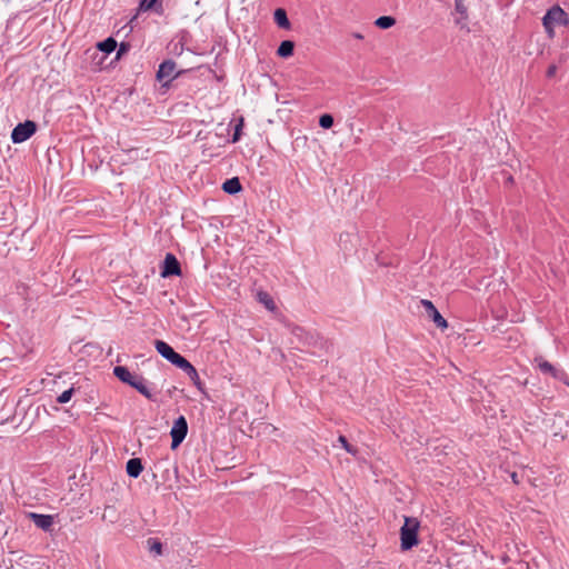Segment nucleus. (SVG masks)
I'll return each mask as SVG.
<instances>
[{
	"label": "nucleus",
	"mask_w": 569,
	"mask_h": 569,
	"mask_svg": "<svg viewBox=\"0 0 569 569\" xmlns=\"http://www.w3.org/2000/svg\"><path fill=\"white\" fill-rule=\"evenodd\" d=\"M113 375L121 382L134 388L139 393L148 400L154 401V395L147 386V381L142 376L131 373L127 367L117 366L113 368Z\"/></svg>",
	"instance_id": "f257e3e1"
},
{
	"label": "nucleus",
	"mask_w": 569,
	"mask_h": 569,
	"mask_svg": "<svg viewBox=\"0 0 569 569\" xmlns=\"http://www.w3.org/2000/svg\"><path fill=\"white\" fill-rule=\"evenodd\" d=\"M284 326L293 336L297 343L301 345L302 347L319 348L321 350H327L329 348V342L319 335L306 331L302 327L291 322H286Z\"/></svg>",
	"instance_id": "f03ea898"
},
{
	"label": "nucleus",
	"mask_w": 569,
	"mask_h": 569,
	"mask_svg": "<svg viewBox=\"0 0 569 569\" xmlns=\"http://www.w3.org/2000/svg\"><path fill=\"white\" fill-rule=\"evenodd\" d=\"M420 522L417 518L406 517L400 529V548L403 551L410 550L419 543L418 530Z\"/></svg>",
	"instance_id": "7ed1b4c3"
},
{
	"label": "nucleus",
	"mask_w": 569,
	"mask_h": 569,
	"mask_svg": "<svg viewBox=\"0 0 569 569\" xmlns=\"http://www.w3.org/2000/svg\"><path fill=\"white\" fill-rule=\"evenodd\" d=\"M177 64L173 60L167 59L159 64L156 78L161 82V88L168 90L171 82L180 76L187 73L189 70H176Z\"/></svg>",
	"instance_id": "20e7f679"
},
{
	"label": "nucleus",
	"mask_w": 569,
	"mask_h": 569,
	"mask_svg": "<svg viewBox=\"0 0 569 569\" xmlns=\"http://www.w3.org/2000/svg\"><path fill=\"white\" fill-rule=\"evenodd\" d=\"M535 363L542 375L550 376L553 379L569 386V376L563 369L553 366L542 357H536Z\"/></svg>",
	"instance_id": "39448f33"
},
{
	"label": "nucleus",
	"mask_w": 569,
	"mask_h": 569,
	"mask_svg": "<svg viewBox=\"0 0 569 569\" xmlns=\"http://www.w3.org/2000/svg\"><path fill=\"white\" fill-rule=\"evenodd\" d=\"M37 131V124L34 121L26 120L22 123H18L12 132L11 140L13 143H21L31 138Z\"/></svg>",
	"instance_id": "423d86ee"
},
{
	"label": "nucleus",
	"mask_w": 569,
	"mask_h": 569,
	"mask_svg": "<svg viewBox=\"0 0 569 569\" xmlns=\"http://www.w3.org/2000/svg\"><path fill=\"white\" fill-rule=\"evenodd\" d=\"M188 433V422L184 416H179L171 428L170 436H171V449H177Z\"/></svg>",
	"instance_id": "0eeeda50"
},
{
	"label": "nucleus",
	"mask_w": 569,
	"mask_h": 569,
	"mask_svg": "<svg viewBox=\"0 0 569 569\" xmlns=\"http://www.w3.org/2000/svg\"><path fill=\"white\" fill-rule=\"evenodd\" d=\"M181 274V266L177 257L168 252L164 257V260L161 264L160 276L162 278H169L173 276H180Z\"/></svg>",
	"instance_id": "6e6552de"
},
{
	"label": "nucleus",
	"mask_w": 569,
	"mask_h": 569,
	"mask_svg": "<svg viewBox=\"0 0 569 569\" xmlns=\"http://www.w3.org/2000/svg\"><path fill=\"white\" fill-rule=\"evenodd\" d=\"M154 348L157 352L163 357L171 365L176 366L181 358V355L176 352L174 349L162 340L154 341Z\"/></svg>",
	"instance_id": "1a4fd4ad"
},
{
	"label": "nucleus",
	"mask_w": 569,
	"mask_h": 569,
	"mask_svg": "<svg viewBox=\"0 0 569 569\" xmlns=\"http://www.w3.org/2000/svg\"><path fill=\"white\" fill-rule=\"evenodd\" d=\"M54 517L52 515H42L37 512H29L28 518L36 525V527L40 528L46 532L52 531V526L54 523Z\"/></svg>",
	"instance_id": "9d476101"
},
{
	"label": "nucleus",
	"mask_w": 569,
	"mask_h": 569,
	"mask_svg": "<svg viewBox=\"0 0 569 569\" xmlns=\"http://www.w3.org/2000/svg\"><path fill=\"white\" fill-rule=\"evenodd\" d=\"M117 41L112 37H109L103 41L98 42L97 48L93 51H91L90 49L87 50L86 54H90L92 60H96L100 56L99 52H103L107 56L113 52L117 49Z\"/></svg>",
	"instance_id": "9b49d317"
},
{
	"label": "nucleus",
	"mask_w": 569,
	"mask_h": 569,
	"mask_svg": "<svg viewBox=\"0 0 569 569\" xmlns=\"http://www.w3.org/2000/svg\"><path fill=\"white\" fill-rule=\"evenodd\" d=\"M422 307L425 308L427 315L432 319V321L436 323V326L440 329H447L448 322L447 320L440 315L438 309L435 307V305L427 299H422L421 301Z\"/></svg>",
	"instance_id": "f8f14e48"
},
{
	"label": "nucleus",
	"mask_w": 569,
	"mask_h": 569,
	"mask_svg": "<svg viewBox=\"0 0 569 569\" xmlns=\"http://www.w3.org/2000/svg\"><path fill=\"white\" fill-rule=\"evenodd\" d=\"M546 21L547 20H551V23L555 24H559V26H569V17L567 14V12L561 9L559 6H553L551 7L547 12H546Z\"/></svg>",
	"instance_id": "ddd939ff"
},
{
	"label": "nucleus",
	"mask_w": 569,
	"mask_h": 569,
	"mask_svg": "<svg viewBox=\"0 0 569 569\" xmlns=\"http://www.w3.org/2000/svg\"><path fill=\"white\" fill-rule=\"evenodd\" d=\"M455 10L459 13V18L455 20L456 24L461 29L467 27L468 9L463 3V0H455Z\"/></svg>",
	"instance_id": "4468645a"
},
{
	"label": "nucleus",
	"mask_w": 569,
	"mask_h": 569,
	"mask_svg": "<svg viewBox=\"0 0 569 569\" xmlns=\"http://www.w3.org/2000/svg\"><path fill=\"white\" fill-rule=\"evenodd\" d=\"M143 470V465L140 458H131L127 461L126 471L131 478H138Z\"/></svg>",
	"instance_id": "2eb2a0df"
},
{
	"label": "nucleus",
	"mask_w": 569,
	"mask_h": 569,
	"mask_svg": "<svg viewBox=\"0 0 569 569\" xmlns=\"http://www.w3.org/2000/svg\"><path fill=\"white\" fill-rule=\"evenodd\" d=\"M221 189L228 193V194H237L242 190V184L240 182V179L238 177H232L230 179H227L222 186Z\"/></svg>",
	"instance_id": "dca6fc26"
},
{
	"label": "nucleus",
	"mask_w": 569,
	"mask_h": 569,
	"mask_svg": "<svg viewBox=\"0 0 569 569\" xmlns=\"http://www.w3.org/2000/svg\"><path fill=\"white\" fill-rule=\"evenodd\" d=\"M273 19L277 26L281 29H290L291 23L288 19L287 11L282 8H278L274 10Z\"/></svg>",
	"instance_id": "f3484780"
},
{
	"label": "nucleus",
	"mask_w": 569,
	"mask_h": 569,
	"mask_svg": "<svg viewBox=\"0 0 569 569\" xmlns=\"http://www.w3.org/2000/svg\"><path fill=\"white\" fill-rule=\"evenodd\" d=\"M295 42L291 40H283L277 49V54L280 58H289L293 54Z\"/></svg>",
	"instance_id": "a211bd4d"
},
{
	"label": "nucleus",
	"mask_w": 569,
	"mask_h": 569,
	"mask_svg": "<svg viewBox=\"0 0 569 569\" xmlns=\"http://www.w3.org/2000/svg\"><path fill=\"white\" fill-rule=\"evenodd\" d=\"M396 24V19L391 16H381L375 21V26L380 29H389Z\"/></svg>",
	"instance_id": "6ab92c4d"
},
{
	"label": "nucleus",
	"mask_w": 569,
	"mask_h": 569,
	"mask_svg": "<svg viewBox=\"0 0 569 569\" xmlns=\"http://www.w3.org/2000/svg\"><path fill=\"white\" fill-rule=\"evenodd\" d=\"M117 519H118V517H117L116 508L113 506H106L103 515H102V520L114 523L117 521Z\"/></svg>",
	"instance_id": "aec40b11"
},
{
	"label": "nucleus",
	"mask_w": 569,
	"mask_h": 569,
	"mask_svg": "<svg viewBox=\"0 0 569 569\" xmlns=\"http://www.w3.org/2000/svg\"><path fill=\"white\" fill-rule=\"evenodd\" d=\"M176 367L184 371L187 376L197 370L183 356H181Z\"/></svg>",
	"instance_id": "412c9836"
},
{
	"label": "nucleus",
	"mask_w": 569,
	"mask_h": 569,
	"mask_svg": "<svg viewBox=\"0 0 569 569\" xmlns=\"http://www.w3.org/2000/svg\"><path fill=\"white\" fill-rule=\"evenodd\" d=\"M176 367L184 371L187 376L197 370L183 356H181Z\"/></svg>",
	"instance_id": "4be33fe9"
},
{
	"label": "nucleus",
	"mask_w": 569,
	"mask_h": 569,
	"mask_svg": "<svg viewBox=\"0 0 569 569\" xmlns=\"http://www.w3.org/2000/svg\"><path fill=\"white\" fill-rule=\"evenodd\" d=\"M150 552L160 556L162 553V543L157 538H149L147 540Z\"/></svg>",
	"instance_id": "5701e85b"
},
{
	"label": "nucleus",
	"mask_w": 569,
	"mask_h": 569,
	"mask_svg": "<svg viewBox=\"0 0 569 569\" xmlns=\"http://www.w3.org/2000/svg\"><path fill=\"white\" fill-rule=\"evenodd\" d=\"M333 117L330 113H323L319 118V126L322 129H330L333 126Z\"/></svg>",
	"instance_id": "b1692460"
},
{
	"label": "nucleus",
	"mask_w": 569,
	"mask_h": 569,
	"mask_svg": "<svg viewBox=\"0 0 569 569\" xmlns=\"http://www.w3.org/2000/svg\"><path fill=\"white\" fill-rule=\"evenodd\" d=\"M259 301L262 302L267 309L273 310L276 308L274 301L267 292H259Z\"/></svg>",
	"instance_id": "393cba45"
},
{
	"label": "nucleus",
	"mask_w": 569,
	"mask_h": 569,
	"mask_svg": "<svg viewBox=\"0 0 569 569\" xmlns=\"http://www.w3.org/2000/svg\"><path fill=\"white\" fill-rule=\"evenodd\" d=\"M190 378V380L192 381V383L194 385V387L201 391L202 393H204V385L203 382L201 381L199 375H198V371L194 370L192 373H190L188 376Z\"/></svg>",
	"instance_id": "a878e982"
},
{
	"label": "nucleus",
	"mask_w": 569,
	"mask_h": 569,
	"mask_svg": "<svg viewBox=\"0 0 569 569\" xmlns=\"http://www.w3.org/2000/svg\"><path fill=\"white\" fill-rule=\"evenodd\" d=\"M338 441L341 443V446L347 452L351 453L352 456H356L358 453V449L351 446L345 436H339Z\"/></svg>",
	"instance_id": "bb28decb"
},
{
	"label": "nucleus",
	"mask_w": 569,
	"mask_h": 569,
	"mask_svg": "<svg viewBox=\"0 0 569 569\" xmlns=\"http://www.w3.org/2000/svg\"><path fill=\"white\" fill-rule=\"evenodd\" d=\"M74 392V389L73 388H69L67 390H64L58 398H57V402L58 403H67L70 401L72 395Z\"/></svg>",
	"instance_id": "cd10ccee"
},
{
	"label": "nucleus",
	"mask_w": 569,
	"mask_h": 569,
	"mask_svg": "<svg viewBox=\"0 0 569 569\" xmlns=\"http://www.w3.org/2000/svg\"><path fill=\"white\" fill-rule=\"evenodd\" d=\"M242 127H243V118H240L239 122L234 127V131H233L232 139H231L232 142H237L240 140L241 133H242Z\"/></svg>",
	"instance_id": "c85d7f7f"
},
{
	"label": "nucleus",
	"mask_w": 569,
	"mask_h": 569,
	"mask_svg": "<svg viewBox=\"0 0 569 569\" xmlns=\"http://www.w3.org/2000/svg\"><path fill=\"white\" fill-rule=\"evenodd\" d=\"M542 24H543V27L546 29V32L549 34V37L550 38L553 37V34H555L553 26L555 24L551 23V20H547L546 21V16H543Z\"/></svg>",
	"instance_id": "c756f323"
},
{
	"label": "nucleus",
	"mask_w": 569,
	"mask_h": 569,
	"mask_svg": "<svg viewBox=\"0 0 569 569\" xmlns=\"http://www.w3.org/2000/svg\"><path fill=\"white\" fill-rule=\"evenodd\" d=\"M149 11H153L158 16H163L164 14V7H163L161 1L160 2H156L154 6L151 7Z\"/></svg>",
	"instance_id": "7c9ffc66"
},
{
	"label": "nucleus",
	"mask_w": 569,
	"mask_h": 569,
	"mask_svg": "<svg viewBox=\"0 0 569 569\" xmlns=\"http://www.w3.org/2000/svg\"><path fill=\"white\" fill-rule=\"evenodd\" d=\"M130 50V43L128 42H121L119 44L118 51H117V58H120L122 54L128 52Z\"/></svg>",
	"instance_id": "2f4dec72"
},
{
	"label": "nucleus",
	"mask_w": 569,
	"mask_h": 569,
	"mask_svg": "<svg viewBox=\"0 0 569 569\" xmlns=\"http://www.w3.org/2000/svg\"><path fill=\"white\" fill-rule=\"evenodd\" d=\"M557 70H558V67H557L555 63L550 64V66L548 67L547 71H546V76H547V78H552V77H555V76H556V73H557Z\"/></svg>",
	"instance_id": "473e14b6"
},
{
	"label": "nucleus",
	"mask_w": 569,
	"mask_h": 569,
	"mask_svg": "<svg viewBox=\"0 0 569 569\" xmlns=\"http://www.w3.org/2000/svg\"><path fill=\"white\" fill-rule=\"evenodd\" d=\"M139 10L149 11L150 10V0H140L139 1Z\"/></svg>",
	"instance_id": "72a5a7b5"
},
{
	"label": "nucleus",
	"mask_w": 569,
	"mask_h": 569,
	"mask_svg": "<svg viewBox=\"0 0 569 569\" xmlns=\"http://www.w3.org/2000/svg\"><path fill=\"white\" fill-rule=\"evenodd\" d=\"M352 36H353L356 39H363V36H362L361 33H359V32H355Z\"/></svg>",
	"instance_id": "f704fd0d"
},
{
	"label": "nucleus",
	"mask_w": 569,
	"mask_h": 569,
	"mask_svg": "<svg viewBox=\"0 0 569 569\" xmlns=\"http://www.w3.org/2000/svg\"><path fill=\"white\" fill-rule=\"evenodd\" d=\"M501 561H502L503 563L508 562V561H509V557H508V556H506V555H505V556H502V557H501Z\"/></svg>",
	"instance_id": "c9c22d12"
},
{
	"label": "nucleus",
	"mask_w": 569,
	"mask_h": 569,
	"mask_svg": "<svg viewBox=\"0 0 569 569\" xmlns=\"http://www.w3.org/2000/svg\"><path fill=\"white\" fill-rule=\"evenodd\" d=\"M104 59V57H100L99 61L96 63L97 67H100V64L102 63V60Z\"/></svg>",
	"instance_id": "e433bc0d"
},
{
	"label": "nucleus",
	"mask_w": 569,
	"mask_h": 569,
	"mask_svg": "<svg viewBox=\"0 0 569 569\" xmlns=\"http://www.w3.org/2000/svg\"><path fill=\"white\" fill-rule=\"evenodd\" d=\"M156 2H160L159 0H150V8L154 6Z\"/></svg>",
	"instance_id": "4c0bfd02"
},
{
	"label": "nucleus",
	"mask_w": 569,
	"mask_h": 569,
	"mask_svg": "<svg viewBox=\"0 0 569 569\" xmlns=\"http://www.w3.org/2000/svg\"><path fill=\"white\" fill-rule=\"evenodd\" d=\"M508 182L512 183L513 182V178L511 176L508 177L507 179Z\"/></svg>",
	"instance_id": "58836bf2"
}]
</instances>
